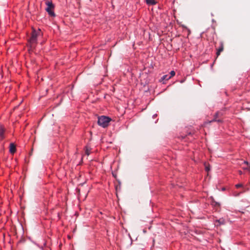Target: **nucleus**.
I'll list each match as a JSON object with an SVG mask.
<instances>
[{
  "mask_svg": "<svg viewBox=\"0 0 250 250\" xmlns=\"http://www.w3.org/2000/svg\"><path fill=\"white\" fill-rule=\"evenodd\" d=\"M16 151V146L13 143H11L9 146V152L14 154Z\"/></svg>",
  "mask_w": 250,
  "mask_h": 250,
  "instance_id": "nucleus-7",
  "label": "nucleus"
},
{
  "mask_svg": "<svg viewBox=\"0 0 250 250\" xmlns=\"http://www.w3.org/2000/svg\"><path fill=\"white\" fill-rule=\"evenodd\" d=\"M243 192H244V191H242V192H238V193L234 192H233V195L234 196H238L240 195V194H241Z\"/></svg>",
  "mask_w": 250,
  "mask_h": 250,
  "instance_id": "nucleus-13",
  "label": "nucleus"
},
{
  "mask_svg": "<svg viewBox=\"0 0 250 250\" xmlns=\"http://www.w3.org/2000/svg\"><path fill=\"white\" fill-rule=\"evenodd\" d=\"M111 120V118L108 117L102 116L98 118V124L100 126L105 128L108 125Z\"/></svg>",
  "mask_w": 250,
  "mask_h": 250,
  "instance_id": "nucleus-2",
  "label": "nucleus"
},
{
  "mask_svg": "<svg viewBox=\"0 0 250 250\" xmlns=\"http://www.w3.org/2000/svg\"><path fill=\"white\" fill-rule=\"evenodd\" d=\"M41 30L40 29H38V30H36L34 29H33L31 33V36L29 40V42L31 46L37 43L38 37L41 35Z\"/></svg>",
  "mask_w": 250,
  "mask_h": 250,
  "instance_id": "nucleus-1",
  "label": "nucleus"
},
{
  "mask_svg": "<svg viewBox=\"0 0 250 250\" xmlns=\"http://www.w3.org/2000/svg\"><path fill=\"white\" fill-rule=\"evenodd\" d=\"M216 223H218L219 225H223L225 224V220L223 218H220L219 219L216 220L215 221Z\"/></svg>",
  "mask_w": 250,
  "mask_h": 250,
  "instance_id": "nucleus-12",
  "label": "nucleus"
},
{
  "mask_svg": "<svg viewBox=\"0 0 250 250\" xmlns=\"http://www.w3.org/2000/svg\"><path fill=\"white\" fill-rule=\"evenodd\" d=\"M45 4L47 5L45 10L48 13V15L52 17H55L56 15L54 12V5L53 4L52 1L47 0L45 2Z\"/></svg>",
  "mask_w": 250,
  "mask_h": 250,
  "instance_id": "nucleus-3",
  "label": "nucleus"
},
{
  "mask_svg": "<svg viewBox=\"0 0 250 250\" xmlns=\"http://www.w3.org/2000/svg\"><path fill=\"white\" fill-rule=\"evenodd\" d=\"M169 79H170V77H169L168 75H165L161 78V82H163V83H165L164 81H167Z\"/></svg>",
  "mask_w": 250,
  "mask_h": 250,
  "instance_id": "nucleus-10",
  "label": "nucleus"
},
{
  "mask_svg": "<svg viewBox=\"0 0 250 250\" xmlns=\"http://www.w3.org/2000/svg\"><path fill=\"white\" fill-rule=\"evenodd\" d=\"M214 46L216 50V55L217 57H218L220 55L221 53L224 50V43L223 41H220L219 42L218 44L216 42H215Z\"/></svg>",
  "mask_w": 250,
  "mask_h": 250,
  "instance_id": "nucleus-4",
  "label": "nucleus"
},
{
  "mask_svg": "<svg viewBox=\"0 0 250 250\" xmlns=\"http://www.w3.org/2000/svg\"><path fill=\"white\" fill-rule=\"evenodd\" d=\"M243 187V185L242 184H237L235 185V187L236 188H241Z\"/></svg>",
  "mask_w": 250,
  "mask_h": 250,
  "instance_id": "nucleus-15",
  "label": "nucleus"
},
{
  "mask_svg": "<svg viewBox=\"0 0 250 250\" xmlns=\"http://www.w3.org/2000/svg\"><path fill=\"white\" fill-rule=\"evenodd\" d=\"M175 74V72L174 71L172 70V71H171V72H170V76H169V77H170V78L174 76Z\"/></svg>",
  "mask_w": 250,
  "mask_h": 250,
  "instance_id": "nucleus-14",
  "label": "nucleus"
},
{
  "mask_svg": "<svg viewBox=\"0 0 250 250\" xmlns=\"http://www.w3.org/2000/svg\"><path fill=\"white\" fill-rule=\"evenodd\" d=\"M157 115L156 114H154V115H153V118H155L157 116Z\"/></svg>",
  "mask_w": 250,
  "mask_h": 250,
  "instance_id": "nucleus-17",
  "label": "nucleus"
},
{
  "mask_svg": "<svg viewBox=\"0 0 250 250\" xmlns=\"http://www.w3.org/2000/svg\"><path fill=\"white\" fill-rule=\"evenodd\" d=\"M84 150L85 154L87 155V156L91 154V148L89 146H86L85 147Z\"/></svg>",
  "mask_w": 250,
  "mask_h": 250,
  "instance_id": "nucleus-8",
  "label": "nucleus"
},
{
  "mask_svg": "<svg viewBox=\"0 0 250 250\" xmlns=\"http://www.w3.org/2000/svg\"><path fill=\"white\" fill-rule=\"evenodd\" d=\"M210 170L209 166H206V170L207 171H208Z\"/></svg>",
  "mask_w": 250,
  "mask_h": 250,
  "instance_id": "nucleus-16",
  "label": "nucleus"
},
{
  "mask_svg": "<svg viewBox=\"0 0 250 250\" xmlns=\"http://www.w3.org/2000/svg\"><path fill=\"white\" fill-rule=\"evenodd\" d=\"M239 173L241 174L242 173V172L241 171H239Z\"/></svg>",
  "mask_w": 250,
  "mask_h": 250,
  "instance_id": "nucleus-19",
  "label": "nucleus"
},
{
  "mask_svg": "<svg viewBox=\"0 0 250 250\" xmlns=\"http://www.w3.org/2000/svg\"><path fill=\"white\" fill-rule=\"evenodd\" d=\"M245 164H248V162L247 161H244V162Z\"/></svg>",
  "mask_w": 250,
  "mask_h": 250,
  "instance_id": "nucleus-18",
  "label": "nucleus"
},
{
  "mask_svg": "<svg viewBox=\"0 0 250 250\" xmlns=\"http://www.w3.org/2000/svg\"><path fill=\"white\" fill-rule=\"evenodd\" d=\"M212 66H213V64H211V67H212Z\"/></svg>",
  "mask_w": 250,
  "mask_h": 250,
  "instance_id": "nucleus-21",
  "label": "nucleus"
},
{
  "mask_svg": "<svg viewBox=\"0 0 250 250\" xmlns=\"http://www.w3.org/2000/svg\"><path fill=\"white\" fill-rule=\"evenodd\" d=\"M5 128L1 125H0V140H2L5 138Z\"/></svg>",
  "mask_w": 250,
  "mask_h": 250,
  "instance_id": "nucleus-6",
  "label": "nucleus"
},
{
  "mask_svg": "<svg viewBox=\"0 0 250 250\" xmlns=\"http://www.w3.org/2000/svg\"><path fill=\"white\" fill-rule=\"evenodd\" d=\"M206 36L207 40L211 41L213 39V35L215 34V30L214 29H208L206 32Z\"/></svg>",
  "mask_w": 250,
  "mask_h": 250,
  "instance_id": "nucleus-5",
  "label": "nucleus"
},
{
  "mask_svg": "<svg viewBox=\"0 0 250 250\" xmlns=\"http://www.w3.org/2000/svg\"><path fill=\"white\" fill-rule=\"evenodd\" d=\"M222 190H225V188H222Z\"/></svg>",
  "mask_w": 250,
  "mask_h": 250,
  "instance_id": "nucleus-20",
  "label": "nucleus"
},
{
  "mask_svg": "<svg viewBox=\"0 0 250 250\" xmlns=\"http://www.w3.org/2000/svg\"><path fill=\"white\" fill-rule=\"evenodd\" d=\"M218 116H219V112H217L214 115V119L210 122H213V121H216L217 122H221L222 121L221 120H217L216 119Z\"/></svg>",
  "mask_w": 250,
  "mask_h": 250,
  "instance_id": "nucleus-11",
  "label": "nucleus"
},
{
  "mask_svg": "<svg viewBox=\"0 0 250 250\" xmlns=\"http://www.w3.org/2000/svg\"><path fill=\"white\" fill-rule=\"evenodd\" d=\"M146 4L149 5H153L157 3L155 0H146Z\"/></svg>",
  "mask_w": 250,
  "mask_h": 250,
  "instance_id": "nucleus-9",
  "label": "nucleus"
}]
</instances>
